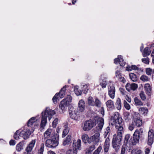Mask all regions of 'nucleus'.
<instances>
[{"instance_id": "obj_1", "label": "nucleus", "mask_w": 154, "mask_h": 154, "mask_svg": "<svg viewBox=\"0 0 154 154\" xmlns=\"http://www.w3.org/2000/svg\"><path fill=\"white\" fill-rule=\"evenodd\" d=\"M116 116L117 117L118 116L117 119H116V129H117V135L116 136V143H118L117 147H118L121 145V142L122 139V134L124 133L123 128L124 123L122 122V117H119V112H116Z\"/></svg>"}, {"instance_id": "obj_2", "label": "nucleus", "mask_w": 154, "mask_h": 154, "mask_svg": "<svg viewBox=\"0 0 154 154\" xmlns=\"http://www.w3.org/2000/svg\"><path fill=\"white\" fill-rule=\"evenodd\" d=\"M56 113L54 110L46 107L45 110L42 113V120L40 124L41 127L40 128L41 131L43 130L47 122V118L48 117L49 120L52 118V116Z\"/></svg>"}, {"instance_id": "obj_3", "label": "nucleus", "mask_w": 154, "mask_h": 154, "mask_svg": "<svg viewBox=\"0 0 154 154\" xmlns=\"http://www.w3.org/2000/svg\"><path fill=\"white\" fill-rule=\"evenodd\" d=\"M125 63L121 55H119L117 58H116V67H117V72H116V77L118 79V81L124 83L125 79L124 77L121 76V73L120 72L123 69V67L125 65Z\"/></svg>"}, {"instance_id": "obj_4", "label": "nucleus", "mask_w": 154, "mask_h": 154, "mask_svg": "<svg viewBox=\"0 0 154 154\" xmlns=\"http://www.w3.org/2000/svg\"><path fill=\"white\" fill-rule=\"evenodd\" d=\"M59 140V135L56 133H54L53 135L50 139L46 140L45 145L49 148H54L58 146Z\"/></svg>"}, {"instance_id": "obj_5", "label": "nucleus", "mask_w": 154, "mask_h": 154, "mask_svg": "<svg viewBox=\"0 0 154 154\" xmlns=\"http://www.w3.org/2000/svg\"><path fill=\"white\" fill-rule=\"evenodd\" d=\"M143 133V130L142 128L136 129L133 134V137L131 138L129 140V144L135 145L138 143Z\"/></svg>"}, {"instance_id": "obj_6", "label": "nucleus", "mask_w": 154, "mask_h": 154, "mask_svg": "<svg viewBox=\"0 0 154 154\" xmlns=\"http://www.w3.org/2000/svg\"><path fill=\"white\" fill-rule=\"evenodd\" d=\"M72 97L71 96L68 95L67 98L62 100L59 105V107L63 111H65L67 106L69 105L71 102Z\"/></svg>"}, {"instance_id": "obj_7", "label": "nucleus", "mask_w": 154, "mask_h": 154, "mask_svg": "<svg viewBox=\"0 0 154 154\" xmlns=\"http://www.w3.org/2000/svg\"><path fill=\"white\" fill-rule=\"evenodd\" d=\"M94 122L91 119L85 122L82 126V128L85 131H89L95 125Z\"/></svg>"}, {"instance_id": "obj_8", "label": "nucleus", "mask_w": 154, "mask_h": 154, "mask_svg": "<svg viewBox=\"0 0 154 154\" xmlns=\"http://www.w3.org/2000/svg\"><path fill=\"white\" fill-rule=\"evenodd\" d=\"M133 122L134 124L138 127L141 126L142 124V119L140 118L139 114L134 112L133 115Z\"/></svg>"}, {"instance_id": "obj_9", "label": "nucleus", "mask_w": 154, "mask_h": 154, "mask_svg": "<svg viewBox=\"0 0 154 154\" xmlns=\"http://www.w3.org/2000/svg\"><path fill=\"white\" fill-rule=\"evenodd\" d=\"M69 110L70 116L72 119L75 120H77L79 119L80 116L79 112L75 111L74 108L70 107Z\"/></svg>"}, {"instance_id": "obj_10", "label": "nucleus", "mask_w": 154, "mask_h": 154, "mask_svg": "<svg viewBox=\"0 0 154 154\" xmlns=\"http://www.w3.org/2000/svg\"><path fill=\"white\" fill-rule=\"evenodd\" d=\"M154 132L152 130L149 131L148 133V136L146 140L147 144L151 146L154 140Z\"/></svg>"}, {"instance_id": "obj_11", "label": "nucleus", "mask_w": 154, "mask_h": 154, "mask_svg": "<svg viewBox=\"0 0 154 154\" xmlns=\"http://www.w3.org/2000/svg\"><path fill=\"white\" fill-rule=\"evenodd\" d=\"M31 134V131L29 129L23 130L20 133V136L22 137L24 140L28 139Z\"/></svg>"}, {"instance_id": "obj_12", "label": "nucleus", "mask_w": 154, "mask_h": 154, "mask_svg": "<svg viewBox=\"0 0 154 154\" xmlns=\"http://www.w3.org/2000/svg\"><path fill=\"white\" fill-rule=\"evenodd\" d=\"M81 141L79 139L77 140H74L73 141L72 143L73 149L75 151H77V149H81Z\"/></svg>"}, {"instance_id": "obj_13", "label": "nucleus", "mask_w": 154, "mask_h": 154, "mask_svg": "<svg viewBox=\"0 0 154 154\" xmlns=\"http://www.w3.org/2000/svg\"><path fill=\"white\" fill-rule=\"evenodd\" d=\"M35 142V140H32L28 146L26 148L25 151L24 152L26 153L27 154H32L31 151L34 145Z\"/></svg>"}, {"instance_id": "obj_14", "label": "nucleus", "mask_w": 154, "mask_h": 154, "mask_svg": "<svg viewBox=\"0 0 154 154\" xmlns=\"http://www.w3.org/2000/svg\"><path fill=\"white\" fill-rule=\"evenodd\" d=\"M100 134L99 133H96L94 135L90 137L89 139L91 142H93L94 144L97 143L99 142Z\"/></svg>"}, {"instance_id": "obj_15", "label": "nucleus", "mask_w": 154, "mask_h": 154, "mask_svg": "<svg viewBox=\"0 0 154 154\" xmlns=\"http://www.w3.org/2000/svg\"><path fill=\"white\" fill-rule=\"evenodd\" d=\"M97 121L98 124L96 128L98 131H101L104 125L103 119L101 117H100L97 119Z\"/></svg>"}, {"instance_id": "obj_16", "label": "nucleus", "mask_w": 154, "mask_h": 154, "mask_svg": "<svg viewBox=\"0 0 154 154\" xmlns=\"http://www.w3.org/2000/svg\"><path fill=\"white\" fill-rule=\"evenodd\" d=\"M54 134L52 132V130L50 129H48L44 133V137L45 139H48L52 136Z\"/></svg>"}, {"instance_id": "obj_17", "label": "nucleus", "mask_w": 154, "mask_h": 154, "mask_svg": "<svg viewBox=\"0 0 154 154\" xmlns=\"http://www.w3.org/2000/svg\"><path fill=\"white\" fill-rule=\"evenodd\" d=\"M78 107L80 111H84L85 108V102L83 100H80L78 103Z\"/></svg>"}, {"instance_id": "obj_18", "label": "nucleus", "mask_w": 154, "mask_h": 154, "mask_svg": "<svg viewBox=\"0 0 154 154\" xmlns=\"http://www.w3.org/2000/svg\"><path fill=\"white\" fill-rule=\"evenodd\" d=\"M144 88L146 93L148 95H150L152 92V89L150 85L149 84H145Z\"/></svg>"}, {"instance_id": "obj_19", "label": "nucleus", "mask_w": 154, "mask_h": 154, "mask_svg": "<svg viewBox=\"0 0 154 154\" xmlns=\"http://www.w3.org/2000/svg\"><path fill=\"white\" fill-rule=\"evenodd\" d=\"M109 138H107L106 139L104 143V150L105 152H107L108 151L109 146Z\"/></svg>"}, {"instance_id": "obj_20", "label": "nucleus", "mask_w": 154, "mask_h": 154, "mask_svg": "<svg viewBox=\"0 0 154 154\" xmlns=\"http://www.w3.org/2000/svg\"><path fill=\"white\" fill-rule=\"evenodd\" d=\"M115 88L114 87H110L109 91V94L111 98H114L115 96Z\"/></svg>"}, {"instance_id": "obj_21", "label": "nucleus", "mask_w": 154, "mask_h": 154, "mask_svg": "<svg viewBox=\"0 0 154 154\" xmlns=\"http://www.w3.org/2000/svg\"><path fill=\"white\" fill-rule=\"evenodd\" d=\"M106 104L109 110H111L114 108L113 102L111 100L108 101L106 103Z\"/></svg>"}, {"instance_id": "obj_22", "label": "nucleus", "mask_w": 154, "mask_h": 154, "mask_svg": "<svg viewBox=\"0 0 154 154\" xmlns=\"http://www.w3.org/2000/svg\"><path fill=\"white\" fill-rule=\"evenodd\" d=\"M66 86H64L61 90L59 93L58 94L60 98H63L65 95V91L66 90Z\"/></svg>"}, {"instance_id": "obj_23", "label": "nucleus", "mask_w": 154, "mask_h": 154, "mask_svg": "<svg viewBox=\"0 0 154 154\" xmlns=\"http://www.w3.org/2000/svg\"><path fill=\"white\" fill-rule=\"evenodd\" d=\"M151 53L150 49L147 47L146 48L142 53L143 57H146L149 55Z\"/></svg>"}, {"instance_id": "obj_24", "label": "nucleus", "mask_w": 154, "mask_h": 154, "mask_svg": "<svg viewBox=\"0 0 154 154\" xmlns=\"http://www.w3.org/2000/svg\"><path fill=\"white\" fill-rule=\"evenodd\" d=\"M24 145L23 142L21 141L16 146V149L18 151L20 152L23 149Z\"/></svg>"}, {"instance_id": "obj_25", "label": "nucleus", "mask_w": 154, "mask_h": 154, "mask_svg": "<svg viewBox=\"0 0 154 154\" xmlns=\"http://www.w3.org/2000/svg\"><path fill=\"white\" fill-rule=\"evenodd\" d=\"M124 119L126 122H129L131 120V117L129 112H125L124 113Z\"/></svg>"}, {"instance_id": "obj_26", "label": "nucleus", "mask_w": 154, "mask_h": 154, "mask_svg": "<svg viewBox=\"0 0 154 154\" xmlns=\"http://www.w3.org/2000/svg\"><path fill=\"white\" fill-rule=\"evenodd\" d=\"M139 112L140 114L145 115L147 113L148 110L146 108L140 107L139 109Z\"/></svg>"}, {"instance_id": "obj_27", "label": "nucleus", "mask_w": 154, "mask_h": 154, "mask_svg": "<svg viewBox=\"0 0 154 154\" xmlns=\"http://www.w3.org/2000/svg\"><path fill=\"white\" fill-rule=\"evenodd\" d=\"M134 100L135 102V105L136 106H141L143 105L142 102L141 100L137 97L134 98Z\"/></svg>"}, {"instance_id": "obj_28", "label": "nucleus", "mask_w": 154, "mask_h": 154, "mask_svg": "<svg viewBox=\"0 0 154 154\" xmlns=\"http://www.w3.org/2000/svg\"><path fill=\"white\" fill-rule=\"evenodd\" d=\"M129 76L130 79L133 82H136L137 80L136 75L134 74L131 73L129 74Z\"/></svg>"}, {"instance_id": "obj_29", "label": "nucleus", "mask_w": 154, "mask_h": 154, "mask_svg": "<svg viewBox=\"0 0 154 154\" xmlns=\"http://www.w3.org/2000/svg\"><path fill=\"white\" fill-rule=\"evenodd\" d=\"M116 108L118 110H120L121 108V103L120 99L118 98L116 102Z\"/></svg>"}, {"instance_id": "obj_30", "label": "nucleus", "mask_w": 154, "mask_h": 154, "mask_svg": "<svg viewBox=\"0 0 154 154\" xmlns=\"http://www.w3.org/2000/svg\"><path fill=\"white\" fill-rule=\"evenodd\" d=\"M88 102L89 105L94 106V101L93 98L91 97H89L88 98Z\"/></svg>"}, {"instance_id": "obj_31", "label": "nucleus", "mask_w": 154, "mask_h": 154, "mask_svg": "<svg viewBox=\"0 0 154 154\" xmlns=\"http://www.w3.org/2000/svg\"><path fill=\"white\" fill-rule=\"evenodd\" d=\"M70 136L68 135L66 137V139L63 141V144L65 146L68 144L71 140Z\"/></svg>"}, {"instance_id": "obj_32", "label": "nucleus", "mask_w": 154, "mask_h": 154, "mask_svg": "<svg viewBox=\"0 0 154 154\" xmlns=\"http://www.w3.org/2000/svg\"><path fill=\"white\" fill-rule=\"evenodd\" d=\"M88 136L86 134H83L82 136V141L85 143H86L87 142H89L88 140Z\"/></svg>"}, {"instance_id": "obj_33", "label": "nucleus", "mask_w": 154, "mask_h": 154, "mask_svg": "<svg viewBox=\"0 0 154 154\" xmlns=\"http://www.w3.org/2000/svg\"><path fill=\"white\" fill-rule=\"evenodd\" d=\"M101 104V103L100 101L97 98H96L94 103V105L93 106H95L97 107H100Z\"/></svg>"}, {"instance_id": "obj_34", "label": "nucleus", "mask_w": 154, "mask_h": 154, "mask_svg": "<svg viewBox=\"0 0 154 154\" xmlns=\"http://www.w3.org/2000/svg\"><path fill=\"white\" fill-rule=\"evenodd\" d=\"M140 79L144 82L148 81L149 80V79L147 76L144 75H143L141 76Z\"/></svg>"}, {"instance_id": "obj_35", "label": "nucleus", "mask_w": 154, "mask_h": 154, "mask_svg": "<svg viewBox=\"0 0 154 154\" xmlns=\"http://www.w3.org/2000/svg\"><path fill=\"white\" fill-rule=\"evenodd\" d=\"M35 118L33 117L31 118L28 121L27 123V125L29 127L32 125L33 123L35 122Z\"/></svg>"}, {"instance_id": "obj_36", "label": "nucleus", "mask_w": 154, "mask_h": 154, "mask_svg": "<svg viewBox=\"0 0 154 154\" xmlns=\"http://www.w3.org/2000/svg\"><path fill=\"white\" fill-rule=\"evenodd\" d=\"M77 152L73 149H69L66 152V154H77Z\"/></svg>"}, {"instance_id": "obj_37", "label": "nucleus", "mask_w": 154, "mask_h": 154, "mask_svg": "<svg viewBox=\"0 0 154 154\" xmlns=\"http://www.w3.org/2000/svg\"><path fill=\"white\" fill-rule=\"evenodd\" d=\"M130 135L129 134H126L125 138L124 143L126 144H129V139L130 137Z\"/></svg>"}, {"instance_id": "obj_38", "label": "nucleus", "mask_w": 154, "mask_h": 154, "mask_svg": "<svg viewBox=\"0 0 154 154\" xmlns=\"http://www.w3.org/2000/svg\"><path fill=\"white\" fill-rule=\"evenodd\" d=\"M124 105L125 108L127 110H129L131 109V106L126 101H124Z\"/></svg>"}, {"instance_id": "obj_39", "label": "nucleus", "mask_w": 154, "mask_h": 154, "mask_svg": "<svg viewBox=\"0 0 154 154\" xmlns=\"http://www.w3.org/2000/svg\"><path fill=\"white\" fill-rule=\"evenodd\" d=\"M20 132L19 130H17L14 134V138L15 140H18L19 138L20 133Z\"/></svg>"}, {"instance_id": "obj_40", "label": "nucleus", "mask_w": 154, "mask_h": 154, "mask_svg": "<svg viewBox=\"0 0 154 154\" xmlns=\"http://www.w3.org/2000/svg\"><path fill=\"white\" fill-rule=\"evenodd\" d=\"M44 145L42 144L41 146L40 149L38 150V154H43L44 151Z\"/></svg>"}, {"instance_id": "obj_41", "label": "nucleus", "mask_w": 154, "mask_h": 154, "mask_svg": "<svg viewBox=\"0 0 154 154\" xmlns=\"http://www.w3.org/2000/svg\"><path fill=\"white\" fill-rule=\"evenodd\" d=\"M140 96L141 99L143 100H144L146 99L145 94L143 91H141L140 94Z\"/></svg>"}, {"instance_id": "obj_42", "label": "nucleus", "mask_w": 154, "mask_h": 154, "mask_svg": "<svg viewBox=\"0 0 154 154\" xmlns=\"http://www.w3.org/2000/svg\"><path fill=\"white\" fill-rule=\"evenodd\" d=\"M88 85H84L82 88V91L85 94H86L88 90Z\"/></svg>"}, {"instance_id": "obj_43", "label": "nucleus", "mask_w": 154, "mask_h": 154, "mask_svg": "<svg viewBox=\"0 0 154 154\" xmlns=\"http://www.w3.org/2000/svg\"><path fill=\"white\" fill-rule=\"evenodd\" d=\"M131 154H142V152L140 150H133L132 151Z\"/></svg>"}, {"instance_id": "obj_44", "label": "nucleus", "mask_w": 154, "mask_h": 154, "mask_svg": "<svg viewBox=\"0 0 154 154\" xmlns=\"http://www.w3.org/2000/svg\"><path fill=\"white\" fill-rule=\"evenodd\" d=\"M102 149V147L99 146L97 149L96 150L93 154H99Z\"/></svg>"}, {"instance_id": "obj_45", "label": "nucleus", "mask_w": 154, "mask_h": 154, "mask_svg": "<svg viewBox=\"0 0 154 154\" xmlns=\"http://www.w3.org/2000/svg\"><path fill=\"white\" fill-rule=\"evenodd\" d=\"M112 145L113 148L116 147V134L113 135L112 141Z\"/></svg>"}, {"instance_id": "obj_46", "label": "nucleus", "mask_w": 154, "mask_h": 154, "mask_svg": "<svg viewBox=\"0 0 154 154\" xmlns=\"http://www.w3.org/2000/svg\"><path fill=\"white\" fill-rule=\"evenodd\" d=\"M69 131V130L68 129L66 128L64 129L63 132V134L62 135V137H64L65 136H66L67 135V134L68 133Z\"/></svg>"}, {"instance_id": "obj_47", "label": "nucleus", "mask_w": 154, "mask_h": 154, "mask_svg": "<svg viewBox=\"0 0 154 154\" xmlns=\"http://www.w3.org/2000/svg\"><path fill=\"white\" fill-rule=\"evenodd\" d=\"M58 96V94H56L52 99L53 102L54 103H55L57 102V100H59L57 97Z\"/></svg>"}, {"instance_id": "obj_48", "label": "nucleus", "mask_w": 154, "mask_h": 154, "mask_svg": "<svg viewBox=\"0 0 154 154\" xmlns=\"http://www.w3.org/2000/svg\"><path fill=\"white\" fill-rule=\"evenodd\" d=\"M146 74L148 75H151L152 72V69L150 68L146 69Z\"/></svg>"}, {"instance_id": "obj_49", "label": "nucleus", "mask_w": 154, "mask_h": 154, "mask_svg": "<svg viewBox=\"0 0 154 154\" xmlns=\"http://www.w3.org/2000/svg\"><path fill=\"white\" fill-rule=\"evenodd\" d=\"M138 87L137 84L135 83H132L131 84V90L133 91L135 90Z\"/></svg>"}, {"instance_id": "obj_50", "label": "nucleus", "mask_w": 154, "mask_h": 154, "mask_svg": "<svg viewBox=\"0 0 154 154\" xmlns=\"http://www.w3.org/2000/svg\"><path fill=\"white\" fill-rule=\"evenodd\" d=\"M95 145L93 144L91 146H90L87 149L88 151H89L91 152L95 149Z\"/></svg>"}, {"instance_id": "obj_51", "label": "nucleus", "mask_w": 154, "mask_h": 154, "mask_svg": "<svg viewBox=\"0 0 154 154\" xmlns=\"http://www.w3.org/2000/svg\"><path fill=\"white\" fill-rule=\"evenodd\" d=\"M58 119L57 118H56L52 122V126L54 128H55L56 125L57 124Z\"/></svg>"}, {"instance_id": "obj_52", "label": "nucleus", "mask_w": 154, "mask_h": 154, "mask_svg": "<svg viewBox=\"0 0 154 154\" xmlns=\"http://www.w3.org/2000/svg\"><path fill=\"white\" fill-rule=\"evenodd\" d=\"M125 88L128 91H130L131 90V84L127 83L125 86Z\"/></svg>"}, {"instance_id": "obj_53", "label": "nucleus", "mask_w": 154, "mask_h": 154, "mask_svg": "<svg viewBox=\"0 0 154 154\" xmlns=\"http://www.w3.org/2000/svg\"><path fill=\"white\" fill-rule=\"evenodd\" d=\"M107 85V82L106 80H103L102 82L100 83V85L103 88H105Z\"/></svg>"}, {"instance_id": "obj_54", "label": "nucleus", "mask_w": 154, "mask_h": 154, "mask_svg": "<svg viewBox=\"0 0 154 154\" xmlns=\"http://www.w3.org/2000/svg\"><path fill=\"white\" fill-rule=\"evenodd\" d=\"M134 122H132V124H130L128 127V129L131 131H132L134 129Z\"/></svg>"}, {"instance_id": "obj_55", "label": "nucleus", "mask_w": 154, "mask_h": 154, "mask_svg": "<svg viewBox=\"0 0 154 154\" xmlns=\"http://www.w3.org/2000/svg\"><path fill=\"white\" fill-rule=\"evenodd\" d=\"M142 61L143 63L146 64H149V58H143L142 59Z\"/></svg>"}, {"instance_id": "obj_56", "label": "nucleus", "mask_w": 154, "mask_h": 154, "mask_svg": "<svg viewBox=\"0 0 154 154\" xmlns=\"http://www.w3.org/2000/svg\"><path fill=\"white\" fill-rule=\"evenodd\" d=\"M132 69L136 70L138 71H140L141 70V69L138 68L137 66H136L135 65H132L131 66Z\"/></svg>"}, {"instance_id": "obj_57", "label": "nucleus", "mask_w": 154, "mask_h": 154, "mask_svg": "<svg viewBox=\"0 0 154 154\" xmlns=\"http://www.w3.org/2000/svg\"><path fill=\"white\" fill-rule=\"evenodd\" d=\"M125 151V146L123 145L121 149V154H124Z\"/></svg>"}, {"instance_id": "obj_58", "label": "nucleus", "mask_w": 154, "mask_h": 154, "mask_svg": "<svg viewBox=\"0 0 154 154\" xmlns=\"http://www.w3.org/2000/svg\"><path fill=\"white\" fill-rule=\"evenodd\" d=\"M9 144L10 145H14L15 144V141L13 140H11L10 141Z\"/></svg>"}, {"instance_id": "obj_59", "label": "nucleus", "mask_w": 154, "mask_h": 154, "mask_svg": "<svg viewBox=\"0 0 154 154\" xmlns=\"http://www.w3.org/2000/svg\"><path fill=\"white\" fill-rule=\"evenodd\" d=\"M132 66H128L126 68V70L128 71H131L132 70Z\"/></svg>"}, {"instance_id": "obj_60", "label": "nucleus", "mask_w": 154, "mask_h": 154, "mask_svg": "<svg viewBox=\"0 0 154 154\" xmlns=\"http://www.w3.org/2000/svg\"><path fill=\"white\" fill-rule=\"evenodd\" d=\"M145 154H149L150 152V150L149 148H146L145 150Z\"/></svg>"}, {"instance_id": "obj_61", "label": "nucleus", "mask_w": 154, "mask_h": 154, "mask_svg": "<svg viewBox=\"0 0 154 154\" xmlns=\"http://www.w3.org/2000/svg\"><path fill=\"white\" fill-rule=\"evenodd\" d=\"M75 94L78 96L81 95L82 94V91H75Z\"/></svg>"}, {"instance_id": "obj_62", "label": "nucleus", "mask_w": 154, "mask_h": 154, "mask_svg": "<svg viewBox=\"0 0 154 154\" xmlns=\"http://www.w3.org/2000/svg\"><path fill=\"white\" fill-rule=\"evenodd\" d=\"M126 100L129 102L130 103L131 101V98L128 97H126Z\"/></svg>"}, {"instance_id": "obj_63", "label": "nucleus", "mask_w": 154, "mask_h": 154, "mask_svg": "<svg viewBox=\"0 0 154 154\" xmlns=\"http://www.w3.org/2000/svg\"><path fill=\"white\" fill-rule=\"evenodd\" d=\"M119 90H120V92H121V93L123 95L125 94V91H124V90L122 88H119Z\"/></svg>"}, {"instance_id": "obj_64", "label": "nucleus", "mask_w": 154, "mask_h": 154, "mask_svg": "<svg viewBox=\"0 0 154 154\" xmlns=\"http://www.w3.org/2000/svg\"><path fill=\"white\" fill-rule=\"evenodd\" d=\"M48 154H56L55 153L51 151H50L48 152Z\"/></svg>"}]
</instances>
